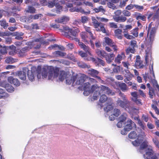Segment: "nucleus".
<instances>
[{"instance_id":"680f3d73","label":"nucleus","mask_w":159,"mask_h":159,"mask_svg":"<svg viewBox=\"0 0 159 159\" xmlns=\"http://www.w3.org/2000/svg\"><path fill=\"white\" fill-rule=\"evenodd\" d=\"M149 97L151 98H152L154 94V90L153 89H150L149 90Z\"/></svg>"},{"instance_id":"4be33fe9","label":"nucleus","mask_w":159,"mask_h":159,"mask_svg":"<svg viewBox=\"0 0 159 159\" xmlns=\"http://www.w3.org/2000/svg\"><path fill=\"white\" fill-rule=\"evenodd\" d=\"M42 16V15L40 14H36L34 16L30 15L26 20L29 22H30L32 21V19H38L39 18H41Z\"/></svg>"},{"instance_id":"412c9836","label":"nucleus","mask_w":159,"mask_h":159,"mask_svg":"<svg viewBox=\"0 0 159 159\" xmlns=\"http://www.w3.org/2000/svg\"><path fill=\"white\" fill-rule=\"evenodd\" d=\"M113 18L114 20L116 22H124L127 20L126 17L124 16H113Z\"/></svg>"},{"instance_id":"cd10ccee","label":"nucleus","mask_w":159,"mask_h":159,"mask_svg":"<svg viewBox=\"0 0 159 159\" xmlns=\"http://www.w3.org/2000/svg\"><path fill=\"white\" fill-rule=\"evenodd\" d=\"M69 20L68 17L66 16H63L55 20V21L58 23H65Z\"/></svg>"},{"instance_id":"49530a36","label":"nucleus","mask_w":159,"mask_h":159,"mask_svg":"<svg viewBox=\"0 0 159 159\" xmlns=\"http://www.w3.org/2000/svg\"><path fill=\"white\" fill-rule=\"evenodd\" d=\"M35 8L31 6H28V10L26 11L30 13H34L35 12Z\"/></svg>"},{"instance_id":"6ab92c4d","label":"nucleus","mask_w":159,"mask_h":159,"mask_svg":"<svg viewBox=\"0 0 159 159\" xmlns=\"http://www.w3.org/2000/svg\"><path fill=\"white\" fill-rule=\"evenodd\" d=\"M99 101L101 103H104L107 101V102H110V103H111L112 102L111 98H108L107 96L104 94L100 96Z\"/></svg>"},{"instance_id":"6e6d98bb","label":"nucleus","mask_w":159,"mask_h":159,"mask_svg":"<svg viewBox=\"0 0 159 159\" xmlns=\"http://www.w3.org/2000/svg\"><path fill=\"white\" fill-rule=\"evenodd\" d=\"M78 65L79 66L82 68H84L86 67L87 68H89V66L87 65L85 63L82 62L78 63Z\"/></svg>"},{"instance_id":"f3484780","label":"nucleus","mask_w":159,"mask_h":159,"mask_svg":"<svg viewBox=\"0 0 159 159\" xmlns=\"http://www.w3.org/2000/svg\"><path fill=\"white\" fill-rule=\"evenodd\" d=\"M8 82L11 84H13L16 86H18L20 85V83L17 79L13 78L12 76L9 77L7 78Z\"/></svg>"},{"instance_id":"39448f33","label":"nucleus","mask_w":159,"mask_h":159,"mask_svg":"<svg viewBox=\"0 0 159 159\" xmlns=\"http://www.w3.org/2000/svg\"><path fill=\"white\" fill-rule=\"evenodd\" d=\"M150 74H145L143 75V77L144 80L146 81L147 78L149 79L151 81L154 87H156L157 89L158 90L159 92V86L157 84V81L155 80V76L154 71L153 69V65H152L151 68L150 69Z\"/></svg>"},{"instance_id":"bf43d9fd","label":"nucleus","mask_w":159,"mask_h":159,"mask_svg":"<svg viewBox=\"0 0 159 159\" xmlns=\"http://www.w3.org/2000/svg\"><path fill=\"white\" fill-rule=\"evenodd\" d=\"M109 25L110 28L116 29L117 28V26L116 24L114 22H110L109 23Z\"/></svg>"},{"instance_id":"58836bf2","label":"nucleus","mask_w":159,"mask_h":159,"mask_svg":"<svg viewBox=\"0 0 159 159\" xmlns=\"http://www.w3.org/2000/svg\"><path fill=\"white\" fill-rule=\"evenodd\" d=\"M138 136L136 132L135 131L131 132L129 134V137L132 139H134Z\"/></svg>"},{"instance_id":"b1692460","label":"nucleus","mask_w":159,"mask_h":159,"mask_svg":"<svg viewBox=\"0 0 159 159\" xmlns=\"http://www.w3.org/2000/svg\"><path fill=\"white\" fill-rule=\"evenodd\" d=\"M115 55L113 53H111L104 57L105 58L107 62L108 63H111L113 60Z\"/></svg>"},{"instance_id":"20e7f679","label":"nucleus","mask_w":159,"mask_h":159,"mask_svg":"<svg viewBox=\"0 0 159 159\" xmlns=\"http://www.w3.org/2000/svg\"><path fill=\"white\" fill-rule=\"evenodd\" d=\"M143 151L145 152L143 155L144 158L156 159V157L154 155V152L152 147L148 144V142L147 141L143 142L140 146V152L141 153H143Z\"/></svg>"},{"instance_id":"2f4dec72","label":"nucleus","mask_w":159,"mask_h":159,"mask_svg":"<svg viewBox=\"0 0 159 159\" xmlns=\"http://www.w3.org/2000/svg\"><path fill=\"white\" fill-rule=\"evenodd\" d=\"M119 86L123 91L125 92L128 90V88L127 87L126 84L124 83H121L119 84Z\"/></svg>"},{"instance_id":"473e14b6","label":"nucleus","mask_w":159,"mask_h":159,"mask_svg":"<svg viewBox=\"0 0 159 159\" xmlns=\"http://www.w3.org/2000/svg\"><path fill=\"white\" fill-rule=\"evenodd\" d=\"M53 54L54 56L56 57L60 56L61 57H66V53L59 51H55L53 53Z\"/></svg>"},{"instance_id":"052dcab7","label":"nucleus","mask_w":159,"mask_h":159,"mask_svg":"<svg viewBox=\"0 0 159 159\" xmlns=\"http://www.w3.org/2000/svg\"><path fill=\"white\" fill-rule=\"evenodd\" d=\"M134 8L139 11H141L144 9L143 6L134 4Z\"/></svg>"},{"instance_id":"9d476101","label":"nucleus","mask_w":159,"mask_h":159,"mask_svg":"<svg viewBox=\"0 0 159 159\" xmlns=\"http://www.w3.org/2000/svg\"><path fill=\"white\" fill-rule=\"evenodd\" d=\"M88 74L96 78L98 81L101 83H103L104 82V81L101 80L100 77L97 76L99 73L98 71L97 70L93 69H91L88 70Z\"/></svg>"},{"instance_id":"9b49d317","label":"nucleus","mask_w":159,"mask_h":159,"mask_svg":"<svg viewBox=\"0 0 159 159\" xmlns=\"http://www.w3.org/2000/svg\"><path fill=\"white\" fill-rule=\"evenodd\" d=\"M63 31H65L66 32L68 33V34L73 36V37H75L76 36L78 32V30H73L70 28L68 26H66L63 27V30H62Z\"/></svg>"},{"instance_id":"f03ea898","label":"nucleus","mask_w":159,"mask_h":159,"mask_svg":"<svg viewBox=\"0 0 159 159\" xmlns=\"http://www.w3.org/2000/svg\"><path fill=\"white\" fill-rule=\"evenodd\" d=\"M84 94L86 96L88 95L90 93L94 92L93 96L92 99V101L97 100L99 95L101 93H106L108 95H113L115 94L114 92L108 87L103 85L98 86L97 84L93 85L90 89H84Z\"/></svg>"},{"instance_id":"c85d7f7f","label":"nucleus","mask_w":159,"mask_h":159,"mask_svg":"<svg viewBox=\"0 0 159 159\" xmlns=\"http://www.w3.org/2000/svg\"><path fill=\"white\" fill-rule=\"evenodd\" d=\"M27 72V75L29 79L32 81H34V77L35 76V72H33L29 70Z\"/></svg>"},{"instance_id":"2eb2a0df","label":"nucleus","mask_w":159,"mask_h":159,"mask_svg":"<svg viewBox=\"0 0 159 159\" xmlns=\"http://www.w3.org/2000/svg\"><path fill=\"white\" fill-rule=\"evenodd\" d=\"M85 59L88 60H91L92 61L94 62L98 66H100L101 65L103 66L105 65V62L102 60L98 58H97V59H95L93 57H90L88 59L85 58Z\"/></svg>"},{"instance_id":"393cba45","label":"nucleus","mask_w":159,"mask_h":159,"mask_svg":"<svg viewBox=\"0 0 159 159\" xmlns=\"http://www.w3.org/2000/svg\"><path fill=\"white\" fill-rule=\"evenodd\" d=\"M80 48L83 49L85 52H88L90 55L91 56L92 55L90 51V49L88 46L85 45L83 43H80Z\"/></svg>"},{"instance_id":"7c9ffc66","label":"nucleus","mask_w":159,"mask_h":159,"mask_svg":"<svg viewBox=\"0 0 159 159\" xmlns=\"http://www.w3.org/2000/svg\"><path fill=\"white\" fill-rule=\"evenodd\" d=\"M4 87L9 92L12 93L14 91V88L9 84H6V82L4 84Z\"/></svg>"},{"instance_id":"de8ad7c7","label":"nucleus","mask_w":159,"mask_h":159,"mask_svg":"<svg viewBox=\"0 0 159 159\" xmlns=\"http://www.w3.org/2000/svg\"><path fill=\"white\" fill-rule=\"evenodd\" d=\"M5 61L7 63H11L14 62V61L12 57H8L6 58Z\"/></svg>"},{"instance_id":"aec40b11","label":"nucleus","mask_w":159,"mask_h":159,"mask_svg":"<svg viewBox=\"0 0 159 159\" xmlns=\"http://www.w3.org/2000/svg\"><path fill=\"white\" fill-rule=\"evenodd\" d=\"M125 57L124 52H121L120 54H118L117 57L115 58V61L117 63L120 64L121 61Z\"/></svg>"},{"instance_id":"c9c22d12","label":"nucleus","mask_w":159,"mask_h":159,"mask_svg":"<svg viewBox=\"0 0 159 159\" xmlns=\"http://www.w3.org/2000/svg\"><path fill=\"white\" fill-rule=\"evenodd\" d=\"M125 77H126L125 79H130V78H132L134 77V75L130 73L129 70H125Z\"/></svg>"},{"instance_id":"774afa93","label":"nucleus","mask_w":159,"mask_h":159,"mask_svg":"<svg viewBox=\"0 0 159 159\" xmlns=\"http://www.w3.org/2000/svg\"><path fill=\"white\" fill-rule=\"evenodd\" d=\"M79 54L82 57H85L87 56L86 53L82 51H79Z\"/></svg>"},{"instance_id":"423d86ee","label":"nucleus","mask_w":159,"mask_h":159,"mask_svg":"<svg viewBox=\"0 0 159 159\" xmlns=\"http://www.w3.org/2000/svg\"><path fill=\"white\" fill-rule=\"evenodd\" d=\"M120 95L124 101L118 98L116 101L117 105L125 108L126 110H127V109H129L130 107V102L127 100L125 96L121 93H120Z\"/></svg>"},{"instance_id":"dca6fc26","label":"nucleus","mask_w":159,"mask_h":159,"mask_svg":"<svg viewBox=\"0 0 159 159\" xmlns=\"http://www.w3.org/2000/svg\"><path fill=\"white\" fill-rule=\"evenodd\" d=\"M28 71V69L26 67L24 68L23 69L22 71H19L18 73V75L20 78L23 80H25L26 79V73Z\"/></svg>"},{"instance_id":"79ce46f5","label":"nucleus","mask_w":159,"mask_h":159,"mask_svg":"<svg viewBox=\"0 0 159 159\" xmlns=\"http://www.w3.org/2000/svg\"><path fill=\"white\" fill-rule=\"evenodd\" d=\"M84 28L85 30L88 33L90 37L92 39H95V38L93 36V34L91 31L90 28L86 26H84Z\"/></svg>"},{"instance_id":"13d9d810","label":"nucleus","mask_w":159,"mask_h":159,"mask_svg":"<svg viewBox=\"0 0 159 159\" xmlns=\"http://www.w3.org/2000/svg\"><path fill=\"white\" fill-rule=\"evenodd\" d=\"M56 7L57 9L56 11L57 13L60 12L62 10V7L59 4L56 3Z\"/></svg>"},{"instance_id":"5701e85b","label":"nucleus","mask_w":159,"mask_h":159,"mask_svg":"<svg viewBox=\"0 0 159 159\" xmlns=\"http://www.w3.org/2000/svg\"><path fill=\"white\" fill-rule=\"evenodd\" d=\"M122 33V31L121 30L119 29H116L114 31L115 36L118 39H121L123 37Z\"/></svg>"},{"instance_id":"e2e57ef3","label":"nucleus","mask_w":159,"mask_h":159,"mask_svg":"<svg viewBox=\"0 0 159 159\" xmlns=\"http://www.w3.org/2000/svg\"><path fill=\"white\" fill-rule=\"evenodd\" d=\"M134 8V4H130L127 5L125 8V9L130 10Z\"/></svg>"},{"instance_id":"ddd939ff","label":"nucleus","mask_w":159,"mask_h":159,"mask_svg":"<svg viewBox=\"0 0 159 159\" xmlns=\"http://www.w3.org/2000/svg\"><path fill=\"white\" fill-rule=\"evenodd\" d=\"M145 136V133L144 132L141 131V134L138 136V138L137 140L132 142V144L135 146H138L140 145L142 143L143 139L142 138H140V136Z\"/></svg>"},{"instance_id":"37998d69","label":"nucleus","mask_w":159,"mask_h":159,"mask_svg":"<svg viewBox=\"0 0 159 159\" xmlns=\"http://www.w3.org/2000/svg\"><path fill=\"white\" fill-rule=\"evenodd\" d=\"M90 84L89 82H86V83H83L82 85H81L82 88L83 89H90L89 88L90 86Z\"/></svg>"},{"instance_id":"c03bdc74","label":"nucleus","mask_w":159,"mask_h":159,"mask_svg":"<svg viewBox=\"0 0 159 159\" xmlns=\"http://www.w3.org/2000/svg\"><path fill=\"white\" fill-rule=\"evenodd\" d=\"M126 52L127 54H129L130 52L134 53L135 52V51L134 48L129 47L126 49Z\"/></svg>"},{"instance_id":"69168bd1","label":"nucleus","mask_w":159,"mask_h":159,"mask_svg":"<svg viewBox=\"0 0 159 159\" xmlns=\"http://www.w3.org/2000/svg\"><path fill=\"white\" fill-rule=\"evenodd\" d=\"M152 141L155 146L159 148V142L158 140L156 139H153Z\"/></svg>"},{"instance_id":"a211bd4d","label":"nucleus","mask_w":159,"mask_h":159,"mask_svg":"<svg viewBox=\"0 0 159 159\" xmlns=\"http://www.w3.org/2000/svg\"><path fill=\"white\" fill-rule=\"evenodd\" d=\"M112 112V114L109 117V120L111 121L114 120L115 117L119 116L120 113V110L116 108L113 110Z\"/></svg>"},{"instance_id":"6e6552de","label":"nucleus","mask_w":159,"mask_h":159,"mask_svg":"<svg viewBox=\"0 0 159 159\" xmlns=\"http://www.w3.org/2000/svg\"><path fill=\"white\" fill-rule=\"evenodd\" d=\"M80 36L83 41L86 42L88 43L90 42L92 47H94V43L92 40L94 39H92L90 36L89 37H88V34L87 33L84 32H82L80 33Z\"/></svg>"},{"instance_id":"a18cd8bd","label":"nucleus","mask_w":159,"mask_h":159,"mask_svg":"<svg viewBox=\"0 0 159 159\" xmlns=\"http://www.w3.org/2000/svg\"><path fill=\"white\" fill-rule=\"evenodd\" d=\"M111 103H110V102H108L107 103L108 104H109L106 107L104 108V110L105 111H106L107 112H108L111 110L112 108L111 105Z\"/></svg>"},{"instance_id":"a19ab883","label":"nucleus","mask_w":159,"mask_h":159,"mask_svg":"<svg viewBox=\"0 0 159 159\" xmlns=\"http://www.w3.org/2000/svg\"><path fill=\"white\" fill-rule=\"evenodd\" d=\"M104 39L105 43L107 45L111 46L112 44H113L114 42L109 38L108 37H105L104 38Z\"/></svg>"},{"instance_id":"e433bc0d","label":"nucleus","mask_w":159,"mask_h":159,"mask_svg":"<svg viewBox=\"0 0 159 159\" xmlns=\"http://www.w3.org/2000/svg\"><path fill=\"white\" fill-rule=\"evenodd\" d=\"M48 7L50 8H52L54 6L55 3L57 1V0H48Z\"/></svg>"},{"instance_id":"0eeeda50","label":"nucleus","mask_w":159,"mask_h":159,"mask_svg":"<svg viewBox=\"0 0 159 159\" xmlns=\"http://www.w3.org/2000/svg\"><path fill=\"white\" fill-rule=\"evenodd\" d=\"M93 23L95 28L96 30L98 31H102L103 33H106V31L104 27V25L103 23L99 22L96 20H93V18H92Z\"/></svg>"},{"instance_id":"ea45409f","label":"nucleus","mask_w":159,"mask_h":159,"mask_svg":"<svg viewBox=\"0 0 159 159\" xmlns=\"http://www.w3.org/2000/svg\"><path fill=\"white\" fill-rule=\"evenodd\" d=\"M0 25L5 29L8 26V23L6 22L5 20L0 21Z\"/></svg>"},{"instance_id":"1a4fd4ad","label":"nucleus","mask_w":159,"mask_h":159,"mask_svg":"<svg viewBox=\"0 0 159 159\" xmlns=\"http://www.w3.org/2000/svg\"><path fill=\"white\" fill-rule=\"evenodd\" d=\"M66 6L68 8H70L69 9V11L71 12L76 11L80 12L82 13L86 14H89L90 12L89 11L87 10V11H85L81 8H78L76 7L74 8L72 7V4H69Z\"/></svg>"},{"instance_id":"09e8293b","label":"nucleus","mask_w":159,"mask_h":159,"mask_svg":"<svg viewBox=\"0 0 159 159\" xmlns=\"http://www.w3.org/2000/svg\"><path fill=\"white\" fill-rule=\"evenodd\" d=\"M135 65L137 67L139 68L142 67L143 66L141 61L139 60L136 61L135 62Z\"/></svg>"},{"instance_id":"4c0bfd02","label":"nucleus","mask_w":159,"mask_h":159,"mask_svg":"<svg viewBox=\"0 0 159 159\" xmlns=\"http://www.w3.org/2000/svg\"><path fill=\"white\" fill-rule=\"evenodd\" d=\"M93 10L96 13L101 12L104 13L106 11V10L103 8V7L102 6H100L98 8L94 9Z\"/></svg>"},{"instance_id":"0e129e2a","label":"nucleus","mask_w":159,"mask_h":159,"mask_svg":"<svg viewBox=\"0 0 159 159\" xmlns=\"http://www.w3.org/2000/svg\"><path fill=\"white\" fill-rule=\"evenodd\" d=\"M42 38H40L39 39H37L34 40V41L32 42V44H34L35 43L37 42H39L40 43H42Z\"/></svg>"},{"instance_id":"338daca9","label":"nucleus","mask_w":159,"mask_h":159,"mask_svg":"<svg viewBox=\"0 0 159 159\" xmlns=\"http://www.w3.org/2000/svg\"><path fill=\"white\" fill-rule=\"evenodd\" d=\"M81 21L83 23H86L88 21V18L86 16H82L81 18Z\"/></svg>"},{"instance_id":"f704fd0d","label":"nucleus","mask_w":159,"mask_h":159,"mask_svg":"<svg viewBox=\"0 0 159 159\" xmlns=\"http://www.w3.org/2000/svg\"><path fill=\"white\" fill-rule=\"evenodd\" d=\"M8 96V93H6L2 89L0 88V98H7Z\"/></svg>"},{"instance_id":"a878e982","label":"nucleus","mask_w":159,"mask_h":159,"mask_svg":"<svg viewBox=\"0 0 159 159\" xmlns=\"http://www.w3.org/2000/svg\"><path fill=\"white\" fill-rule=\"evenodd\" d=\"M134 16L137 20H141L142 21H145L146 19V16L139 13H135Z\"/></svg>"},{"instance_id":"3c124183","label":"nucleus","mask_w":159,"mask_h":159,"mask_svg":"<svg viewBox=\"0 0 159 159\" xmlns=\"http://www.w3.org/2000/svg\"><path fill=\"white\" fill-rule=\"evenodd\" d=\"M132 78H130L129 79H125L124 80V81L126 83L128 86H131L133 83L131 82L130 81V80H131Z\"/></svg>"},{"instance_id":"864d4df0","label":"nucleus","mask_w":159,"mask_h":159,"mask_svg":"<svg viewBox=\"0 0 159 159\" xmlns=\"http://www.w3.org/2000/svg\"><path fill=\"white\" fill-rule=\"evenodd\" d=\"M108 7L112 9H116V6H115L113 3L111 2H108L107 3Z\"/></svg>"},{"instance_id":"f257e3e1","label":"nucleus","mask_w":159,"mask_h":159,"mask_svg":"<svg viewBox=\"0 0 159 159\" xmlns=\"http://www.w3.org/2000/svg\"><path fill=\"white\" fill-rule=\"evenodd\" d=\"M37 77L40 79L42 76L43 78L48 77V80H53L58 78L60 80L63 81L66 79V83L69 84H72L73 86L75 84V82L76 79L75 84L77 85H82L85 81L87 80L88 77L83 74L80 77L78 75L72 76L69 73H66L65 71H61L59 72L58 68L54 67L51 66H47L43 68L40 71H38Z\"/></svg>"},{"instance_id":"72a5a7b5","label":"nucleus","mask_w":159,"mask_h":159,"mask_svg":"<svg viewBox=\"0 0 159 159\" xmlns=\"http://www.w3.org/2000/svg\"><path fill=\"white\" fill-rule=\"evenodd\" d=\"M10 51L9 52V54L10 55H13L16 52V48L14 46L12 45L9 47Z\"/></svg>"},{"instance_id":"4468645a","label":"nucleus","mask_w":159,"mask_h":159,"mask_svg":"<svg viewBox=\"0 0 159 159\" xmlns=\"http://www.w3.org/2000/svg\"><path fill=\"white\" fill-rule=\"evenodd\" d=\"M133 127H136V124L131 120L128 119L126 123L124 129L126 131H129L132 129Z\"/></svg>"},{"instance_id":"4d7b16f0","label":"nucleus","mask_w":159,"mask_h":159,"mask_svg":"<svg viewBox=\"0 0 159 159\" xmlns=\"http://www.w3.org/2000/svg\"><path fill=\"white\" fill-rule=\"evenodd\" d=\"M122 13L126 16H129L131 14L130 12L126 10H124Z\"/></svg>"},{"instance_id":"5fc2aeb1","label":"nucleus","mask_w":159,"mask_h":159,"mask_svg":"<svg viewBox=\"0 0 159 159\" xmlns=\"http://www.w3.org/2000/svg\"><path fill=\"white\" fill-rule=\"evenodd\" d=\"M138 28H135L131 31V34L135 37H137L138 36Z\"/></svg>"},{"instance_id":"603ef678","label":"nucleus","mask_w":159,"mask_h":159,"mask_svg":"<svg viewBox=\"0 0 159 159\" xmlns=\"http://www.w3.org/2000/svg\"><path fill=\"white\" fill-rule=\"evenodd\" d=\"M97 18L99 21L104 22H107L109 21V20L108 19L104 17H97Z\"/></svg>"},{"instance_id":"c756f323","label":"nucleus","mask_w":159,"mask_h":159,"mask_svg":"<svg viewBox=\"0 0 159 159\" xmlns=\"http://www.w3.org/2000/svg\"><path fill=\"white\" fill-rule=\"evenodd\" d=\"M96 53L98 56L100 57H104L107 55V53L106 52L102 50H100L98 49H97L96 51Z\"/></svg>"},{"instance_id":"f8f14e48","label":"nucleus","mask_w":159,"mask_h":159,"mask_svg":"<svg viewBox=\"0 0 159 159\" xmlns=\"http://www.w3.org/2000/svg\"><path fill=\"white\" fill-rule=\"evenodd\" d=\"M127 115L126 113H124L119 117V121L117 124V126L118 128H121L125 123L124 122L126 119Z\"/></svg>"},{"instance_id":"bb28decb","label":"nucleus","mask_w":159,"mask_h":159,"mask_svg":"<svg viewBox=\"0 0 159 159\" xmlns=\"http://www.w3.org/2000/svg\"><path fill=\"white\" fill-rule=\"evenodd\" d=\"M152 16L153 19L154 20L155 19H157V21L158 22L159 21V8L157 11L156 13L153 15L152 13H150L148 15V19H149Z\"/></svg>"},{"instance_id":"7ed1b4c3","label":"nucleus","mask_w":159,"mask_h":159,"mask_svg":"<svg viewBox=\"0 0 159 159\" xmlns=\"http://www.w3.org/2000/svg\"><path fill=\"white\" fill-rule=\"evenodd\" d=\"M156 30V27H154L153 25L152 26V23L151 22L148 25L147 33L148 38L147 39V43H146V44H148L147 49L146 50V55L145 58L147 63L150 58H151V45L154 40Z\"/></svg>"},{"instance_id":"8fccbe9b","label":"nucleus","mask_w":159,"mask_h":159,"mask_svg":"<svg viewBox=\"0 0 159 159\" xmlns=\"http://www.w3.org/2000/svg\"><path fill=\"white\" fill-rule=\"evenodd\" d=\"M131 96L133 97L131 98V99L132 100H135V99H136V98H137L138 95L137 92H131Z\"/></svg>"}]
</instances>
